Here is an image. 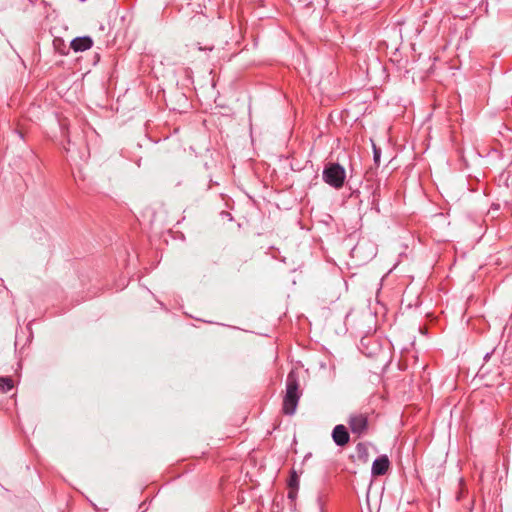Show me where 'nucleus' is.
Here are the masks:
<instances>
[{
	"instance_id": "nucleus-11",
	"label": "nucleus",
	"mask_w": 512,
	"mask_h": 512,
	"mask_svg": "<svg viewBox=\"0 0 512 512\" xmlns=\"http://www.w3.org/2000/svg\"><path fill=\"white\" fill-rule=\"evenodd\" d=\"M356 449H357V451H358V453H359V454H360L362 451H363V452H364V451H366V448H365L364 444H362V443H359V444L357 445Z\"/></svg>"
},
{
	"instance_id": "nucleus-5",
	"label": "nucleus",
	"mask_w": 512,
	"mask_h": 512,
	"mask_svg": "<svg viewBox=\"0 0 512 512\" xmlns=\"http://www.w3.org/2000/svg\"><path fill=\"white\" fill-rule=\"evenodd\" d=\"M389 459L386 455H381L380 457L376 458L371 467V473L374 476H382L386 474V472L389 469Z\"/></svg>"
},
{
	"instance_id": "nucleus-9",
	"label": "nucleus",
	"mask_w": 512,
	"mask_h": 512,
	"mask_svg": "<svg viewBox=\"0 0 512 512\" xmlns=\"http://www.w3.org/2000/svg\"><path fill=\"white\" fill-rule=\"evenodd\" d=\"M380 156H381V150L380 148H377L375 144H373V157H374V162L376 164L379 163L380 161Z\"/></svg>"
},
{
	"instance_id": "nucleus-13",
	"label": "nucleus",
	"mask_w": 512,
	"mask_h": 512,
	"mask_svg": "<svg viewBox=\"0 0 512 512\" xmlns=\"http://www.w3.org/2000/svg\"><path fill=\"white\" fill-rule=\"evenodd\" d=\"M359 248H360V245H357V246L353 249V252H354V253H355V252H357V251L359 250Z\"/></svg>"
},
{
	"instance_id": "nucleus-1",
	"label": "nucleus",
	"mask_w": 512,
	"mask_h": 512,
	"mask_svg": "<svg viewBox=\"0 0 512 512\" xmlns=\"http://www.w3.org/2000/svg\"><path fill=\"white\" fill-rule=\"evenodd\" d=\"M300 399L299 380L294 371H291L286 378V394L283 399V412L286 415H293Z\"/></svg>"
},
{
	"instance_id": "nucleus-7",
	"label": "nucleus",
	"mask_w": 512,
	"mask_h": 512,
	"mask_svg": "<svg viewBox=\"0 0 512 512\" xmlns=\"http://www.w3.org/2000/svg\"><path fill=\"white\" fill-rule=\"evenodd\" d=\"M13 388V381L10 377H0V391L9 392Z\"/></svg>"
},
{
	"instance_id": "nucleus-3",
	"label": "nucleus",
	"mask_w": 512,
	"mask_h": 512,
	"mask_svg": "<svg viewBox=\"0 0 512 512\" xmlns=\"http://www.w3.org/2000/svg\"><path fill=\"white\" fill-rule=\"evenodd\" d=\"M348 425L353 434L362 436L368 429V416L363 413L351 414Z\"/></svg>"
},
{
	"instance_id": "nucleus-8",
	"label": "nucleus",
	"mask_w": 512,
	"mask_h": 512,
	"mask_svg": "<svg viewBox=\"0 0 512 512\" xmlns=\"http://www.w3.org/2000/svg\"><path fill=\"white\" fill-rule=\"evenodd\" d=\"M299 485V476L295 470H292L288 480L289 489L299 490Z\"/></svg>"
},
{
	"instance_id": "nucleus-4",
	"label": "nucleus",
	"mask_w": 512,
	"mask_h": 512,
	"mask_svg": "<svg viewBox=\"0 0 512 512\" xmlns=\"http://www.w3.org/2000/svg\"><path fill=\"white\" fill-rule=\"evenodd\" d=\"M332 439L337 446L346 445L350 439L347 428L342 424L336 425L332 431Z\"/></svg>"
},
{
	"instance_id": "nucleus-14",
	"label": "nucleus",
	"mask_w": 512,
	"mask_h": 512,
	"mask_svg": "<svg viewBox=\"0 0 512 512\" xmlns=\"http://www.w3.org/2000/svg\"><path fill=\"white\" fill-rule=\"evenodd\" d=\"M490 357V353H486L484 359L487 360Z\"/></svg>"
},
{
	"instance_id": "nucleus-12",
	"label": "nucleus",
	"mask_w": 512,
	"mask_h": 512,
	"mask_svg": "<svg viewBox=\"0 0 512 512\" xmlns=\"http://www.w3.org/2000/svg\"><path fill=\"white\" fill-rule=\"evenodd\" d=\"M298 1L305 6H308L312 3V0H298Z\"/></svg>"
},
{
	"instance_id": "nucleus-2",
	"label": "nucleus",
	"mask_w": 512,
	"mask_h": 512,
	"mask_svg": "<svg viewBox=\"0 0 512 512\" xmlns=\"http://www.w3.org/2000/svg\"><path fill=\"white\" fill-rule=\"evenodd\" d=\"M345 178V169L338 163L329 164L323 170V180L336 189L343 186Z\"/></svg>"
},
{
	"instance_id": "nucleus-6",
	"label": "nucleus",
	"mask_w": 512,
	"mask_h": 512,
	"mask_svg": "<svg viewBox=\"0 0 512 512\" xmlns=\"http://www.w3.org/2000/svg\"><path fill=\"white\" fill-rule=\"evenodd\" d=\"M93 45V40L89 36H82V37H76L74 38L71 43L70 47L75 52H83L88 49H90Z\"/></svg>"
},
{
	"instance_id": "nucleus-10",
	"label": "nucleus",
	"mask_w": 512,
	"mask_h": 512,
	"mask_svg": "<svg viewBox=\"0 0 512 512\" xmlns=\"http://www.w3.org/2000/svg\"><path fill=\"white\" fill-rule=\"evenodd\" d=\"M297 492H298V490L290 489L288 492V498H290L292 500L295 499L297 496Z\"/></svg>"
}]
</instances>
